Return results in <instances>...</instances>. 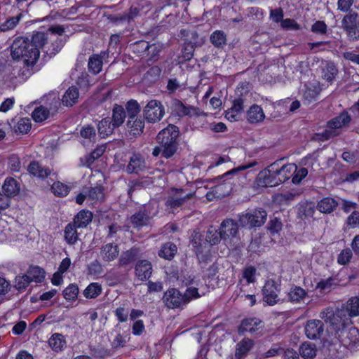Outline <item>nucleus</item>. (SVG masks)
<instances>
[{"instance_id":"obj_20","label":"nucleus","mask_w":359,"mask_h":359,"mask_svg":"<svg viewBox=\"0 0 359 359\" xmlns=\"http://www.w3.org/2000/svg\"><path fill=\"white\" fill-rule=\"evenodd\" d=\"M351 116L346 111L341 113L339 116L334 117L327 122L328 128L338 130L342 127L348 126L351 122Z\"/></svg>"},{"instance_id":"obj_40","label":"nucleus","mask_w":359,"mask_h":359,"mask_svg":"<svg viewBox=\"0 0 359 359\" xmlns=\"http://www.w3.org/2000/svg\"><path fill=\"white\" fill-rule=\"evenodd\" d=\"M98 133L102 137L109 136L113 133L115 128L112 126V122L109 118H103L97 126Z\"/></svg>"},{"instance_id":"obj_12","label":"nucleus","mask_w":359,"mask_h":359,"mask_svg":"<svg viewBox=\"0 0 359 359\" xmlns=\"http://www.w3.org/2000/svg\"><path fill=\"white\" fill-rule=\"evenodd\" d=\"M239 226L238 221L236 222L229 218L223 220L219 226L223 241H226L231 237H236L238 233Z\"/></svg>"},{"instance_id":"obj_11","label":"nucleus","mask_w":359,"mask_h":359,"mask_svg":"<svg viewBox=\"0 0 359 359\" xmlns=\"http://www.w3.org/2000/svg\"><path fill=\"white\" fill-rule=\"evenodd\" d=\"M180 131L178 127L170 124L165 128L161 130L156 136L157 142L178 143L177 138Z\"/></svg>"},{"instance_id":"obj_31","label":"nucleus","mask_w":359,"mask_h":359,"mask_svg":"<svg viewBox=\"0 0 359 359\" xmlns=\"http://www.w3.org/2000/svg\"><path fill=\"white\" fill-rule=\"evenodd\" d=\"M338 74V69L332 62H326L322 69V76L327 82L332 83Z\"/></svg>"},{"instance_id":"obj_59","label":"nucleus","mask_w":359,"mask_h":359,"mask_svg":"<svg viewBox=\"0 0 359 359\" xmlns=\"http://www.w3.org/2000/svg\"><path fill=\"white\" fill-rule=\"evenodd\" d=\"M340 133L339 130H335L332 128L326 129L322 133H316L318 140L320 141L327 140L330 138L339 135Z\"/></svg>"},{"instance_id":"obj_43","label":"nucleus","mask_w":359,"mask_h":359,"mask_svg":"<svg viewBox=\"0 0 359 359\" xmlns=\"http://www.w3.org/2000/svg\"><path fill=\"white\" fill-rule=\"evenodd\" d=\"M45 271L39 266H30L27 271V276L30 281L41 283L44 279Z\"/></svg>"},{"instance_id":"obj_8","label":"nucleus","mask_w":359,"mask_h":359,"mask_svg":"<svg viewBox=\"0 0 359 359\" xmlns=\"http://www.w3.org/2000/svg\"><path fill=\"white\" fill-rule=\"evenodd\" d=\"M194 194H184L183 189H175V192L169 196L166 200L165 205L171 210L181 208L193 198Z\"/></svg>"},{"instance_id":"obj_17","label":"nucleus","mask_w":359,"mask_h":359,"mask_svg":"<svg viewBox=\"0 0 359 359\" xmlns=\"http://www.w3.org/2000/svg\"><path fill=\"white\" fill-rule=\"evenodd\" d=\"M349 320L353 317L359 316V297H353L350 298L345 304L341 306Z\"/></svg>"},{"instance_id":"obj_24","label":"nucleus","mask_w":359,"mask_h":359,"mask_svg":"<svg viewBox=\"0 0 359 359\" xmlns=\"http://www.w3.org/2000/svg\"><path fill=\"white\" fill-rule=\"evenodd\" d=\"M126 126L130 134L134 137H137L143 133L144 122L141 118L136 117L134 119H128L126 123Z\"/></svg>"},{"instance_id":"obj_57","label":"nucleus","mask_w":359,"mask_h":359,"mask_svg":"<svg viewBox=\"0 0 359 359\" xmlns=\"http://www.w3.org/2000/svg\"><path fill=\"white\" fill-rule=\"evenodd\" d=\"M133 51L141 54L149 50L150 44L146 41H138L131 45Z\"/></svg>"},{"instance_id":"obj_27","label":"nucleus","mask_w":359,"mask_h":359,"mask_svg":"<svg viewBox=\"0 0 359 359\" xmlns=\"http://www.w3.org/2000/svg\"><path fill=\"white\" fill-rule=\"evenodd\" d=\"M221 240H223V238L221 234L220 229L217 230L214 226H210L206 232L205 240L203 243L205 247H207L208 243L210 245H215L219 243Z\"/></svg>"},{"instance_id":"obj_52","label":"nucleus","mask_w":359,"mask_h":359,"mask_svg":"<svg viewBox=\"0 0 359 359\" xmlns=\"http://www.w3.org/2000/svg\"><path fill=\"white\" fill-rule=\"evenodd\" d=\"M79 287L76 284H70L63 290V296L68 301H73L77 298Z\"/></svg>"},{"instance_id":"obj_53","label":"nucleus","mask_w":359,"mask_h":359,"mask_svg":"<svg viewBox=\"0 0 359 359\" xmlns=\"http://www.w3.org/2000/svg\"><path fill=\"white\" fill-rule=\"evenodd\" d=\"M62 336L60 334H54L49 339L48 343L53 350L55 351L62 350L64 346V341H62Z\"/></svg>"},{"instance_id":"obj_46","label":"nucleus","mask_w":359,"mask_h":359,"mask_svg":"<svg viewBox=\"0 0 359 359\" xmlns=\"http://www.w3.org/2000/svg\"><path fill=\"white\" fill-rule=\"evenodd\" d=\"M163 151V157L165 158H171L178 149V143L171 142H158Z\"/></svg>"},{"instance_id":"obj_6","label":"nucleus","mask_w":359,"mask_h":359,"mask_svg":"<svg viewBox=\"0 0 359 359\" xmlns=\"http://www.w3.org/2000/svg\"><path fill=\"white\" fill-rule=\"evenodd\" d=\"M144 118L151 123L158 122L165 114V109L161 102L156 100H150L143 109Z\"/></svg>"},{"instance_id":"obj_56","label":"nucleus","mask_w":359,"mask_h":359,"mask_svg":"<svg viewBox=\"0 0 359 359\" xmlns=\"http://www.w3.org/2000/svg\"><path fill=\"white\" fill-rule=\"evenodd\" d=\"M172 106L174 110L177 112L179 116H185L189 114V106H185L182 101L175 99L173 100Z\"/></svg>"},{"instance_id":"obj_47","label":"nucleus","mask_w":359,"mask_h":359,"mask_svg":"<svg viewBox=\"0 0 359 359\" xmlns=\"http://www.w3.org/2000/svg\"><path fill=\"white\" fill-rule=\"evenodd\" d=\"M102 292V287L97 283H90L83 291V295L87 299L96 298Z\"/></svg>"},{"instance_id":"obj_4","label":"nucleus","mask_w":359,"mask_h":359,"mask_svg":"<svg viewBox=\"0 0 359 359\" xmlns=\"http://www.w3.org/2000/svg\"><path fill=\"white\" fill-rule=\"evenodd\" d=\"M267 218V212L265 210L259 208L248 211L239 215L238 222L242 228L252 229L262 226Z\"/></svg>"},{"instance_id":"obj_37","label":"nucleus","mask_w":359,"mask_h":359,"mask_svg":"<svg viewBox=\"0 0 359 359\" xmlns=\"http://www.w3.org/2000/svg\"><path fill=\"white\" fill-rule=\"evenodd\" d=\"M102 64V57L100 55L94 54L88 60V70L93 74H97L101 72Z\"/></svg>"},{"instance_id":"obj_33","label":"nucleus","mask_w":359,"mask_h":359,"mask_svg":"<svg viewBox=\"0 0 359 359\" xmlns=\"http://www.w3.org/2000/svg\"><path fill=\"white\" fill-rule=\"evenodd\" d=\"M177 252L176 245L172 242L164 243L158 252V256L167 260H171Z\"/></svg>"},{"instance_id":"obj_2","label":"nucleus","mask_w":359,"mask_h":359,"mask_svg":"<svg viewBox=\"0 0 359 359\" xmlns=\"http://www.w3.org/2000/svg\"><path fill=\"white\" fill-rule=\"evenodd\" d=\"M320 316L327 324L330 325L331 329L335 332V335L347 325L351 323V320H348L341 308H338L335 311L332 308H327L320 313Z\"/></svg>"},{"instance_id":"obj_41","label":"nucleus","mask_w":359,"mask_h":359,"mask_svg":"<svg viewBox=\"0 0 359 359\" xmlns=\"http://www.w3.org/2000/svg\"><path fill=\"white\" fill-rule=\"evenodd\" d=\"M316 346L314 344L304 343L299 348V353L304 359H312L316 355Z\"/></svg>"},{"instance_id":"obj_9","label":"nucleus","mask_w":359,"mask_h":359,"mask_svg":"<svg viewBox=\"0 0 359 359\" xmlns=\"http://www.w3.org/2000/svg\"><path fill=\"white\" fill-rule=\"evenodd\" d=\"M162 301L169 309L180 308L186 305L182 294L175 288H171L165 292Z\"/></svg>"},{"instance_id":"obj_63","label":"nucleus","mask_w":359,"mask_h":359,"mask_svg":"<svg viewBox=\"0 0 359 359\" xmlns=\"http://www.w3.org/2000/svg\"><path fill=\"white\" fill-rule=\"evenodd\" d=\"M280 25L283 29L286 30H298L300 29L299 25L294 19L290 18L282 20Z\"/></svg>"},{"instance_id":"obj_38","label":"nucleus","mask_w":359,"mask_h":359,"mask_svg":"<svg viewBox=\"0 0 359 359\" xmlns=\"http://www.w3.org/2000/svg\"><path fill=\"white\" fill-rule=\"evenodd\" d=\"M359 25V15L354 11H350L345 15L341 20L343 29Z\"/></svg>"},{"instance_id":"obj_48","label":"nucleus","mask_w":359,"mask_h":359,"mask_svg":"<svg viewBox=\"0 0 359 359\" xmlns=\"http://www.w3.org/2000/svg\"><path fill=\"white\" fill-rule=\"evenodd\" d=\"M88 198L95 201H102L104 200V194L102 186L90 187L87 192Z\"/></svg>"},{"instance_id":"obj_35","label":"nucleus","mask_w":359,"mask_h":359,"mask_svg":"<svg viewBox=\"0 0 359 359\" xmlns=\"http://www.w3.org/2000/svg\"><path fill=\"white\" fill-rule=\"evenodd\" d=\"M196 48L195 41L184 42V46L182 49L181 55L178 57L180 62H184L190 60L193 56Z\"/></svg>"},{"instance_id":"obj_30","label":"nucleus","mask_w":359,"mask_h":359,"mask_svg":"<svg viewBox=\"0 0 359 359\" xmlns=\"http://www.w3.org/2000/svg\"><path fill=\"white\" fill-rule=\"evenodd\" d=\"M79 96L78 88L76 86H71L67 90L62 97V104L67 107H72L77 102Z\"/></svg>"},{"instance_id":"obj_7","label":"nucleus","mask_w":359,"mask_h":359,"mask_svg":"<svg viewBox=\"0 0 359 359\" xmlns=\"http://www.w3.org/2000/svg\"><path fill=\"white\" fill-rule=\"evenodd\" d=\"M280 284H278L273 279H269L266 281L262 292L263 301L268 305L273 306L279 302L278 293L280 290Z\"/></svg>"},{"instance_id":"obj_58","label":"nucleus","mask_w":359,"mask_h":359,"mask_svg":"<svg viewBox=\"0 0 359 359\" xmlns=\"http://www.w3.org/2000/svg\"><path fill=\"white\" fill-rule=\"evenodd\" d=\"M257 163L256 161H254L252 163H250V164H248V165H242V166H240V167L236 168H233V169L226 172L224 175L219 176V178L221 179V180H223L224 182H225L231 176H232V175H233L235 174H237L239 171L244 170H245L247 168H251L253 165H256Z\"/></svg>"},{"instance_id":"obj_32","label":"nucleus","mask_w":359,"mask_h":359,"mask_svg":"<svg viewBox=\"0 0 359 359\" xmlns=\"http://www.w3.org/2000/svg\"><path fill=\"white\" fill-rule=\"evenodd\" d=\"M253 341L249 338H244L236 345L235 356L237 358L244 357L253 346Z\"/></svg>"},{"instance_id":"obj_13","label":"nucleus","mask_w":359,"mask_h":359,"mask_svg":"<svg viewBox=\"0 0 359 359\" xmlns=\"http://www.w3.org/2000/svg\"><path fill=\"white\" fill-rule=\"evenodd\" d=\"M324 332V323L320 320H309L305 326V334L309 339H320Z\"/></svg>"},{"instance_id":"obj_10","label":"nucleus","mask_w":359,"mask_h":359,"mask_svg":"<svg viewBox=\"0 0 359 359\" xmlns=\"http://www.w3.org/2000/svg\"><path fill=\"white\" fill-rule=\"evenodd\" d=\"M335 336L346 347H352L359 341V330L355 327L348 329L345 327Z\"/></svg>"},{"instance_id":"obj_14","label":"nucleus","mask_w":359,"mask_h":359,"mask_svg":"<svg viewBox=\"0 0 359 359\" xmlns=\"http://www.w3.org/2000/svg\"><path fill=\"white\" fill-rule=\"evenodd\" d=\"M46 34L48 35V40L41 49H42V50L50 57L60 51L64 46V42L58 37H49V34Z\"/></svg>"},{"instance_id":"obj_51","label":"nucleus","mask_w":359,"mask_h":359,"mask_svg":"<svg viewBox=\"0 0 359 359\" xmlns=\"http://www.w3.org/2000/svg\"><path fill=\"white\" fill-rule=\"evenodd\" d=\"M51 189L53 194L59 197L66 196L69 192V187L60 182L53 183Z\"/></svg>"},{"instance_id":"obj_60","label":"nucleus","mask_w":359,"mask_h":359,"mask_svg":"<svg viewBox=\"0 0 359 359\" xmlns=\"http://www.w3.org/2000/svg\"><path fill=\"white\" fill-rule=\"evenodd\" d=\"M30 283V279H29L27 274L22 276H17L15 280V287L18 290H23L26 289Z\"/></svg>"},{"instance_id":"obj_1","label":"nucleus","mask_w":359,"mask_h":359,"mask_svg":"<svg viewBox=\"0 0 359 359\" xmlns=\"http://www.w3.org/2000/svg\"><path fill=\"white\" fill-rule=\"evenodd\" d=\"M48 40V35L42 32L33 33L31 39L16 38L11 46V56L14 60L23 59L27 65H34L40 55V49Z\"/></svg>"},{"instance_id":"obj_15","label":"nucleus","mask_w":359,"mask_h":359,"mask_svg":"<svg viewBox=\"0 0 359 359\" xmlns=\"http://www.w3.org/2000/svg\"><path fill=\"white\" fill-rule=\"evenodd\" d=\"M119 255L117 244L107 243L100 248V255L104 262H110L115 260Z\"/></svg>"},{"instance_id":"obj_26","label":"nucleus","mask_w":359,"mask_h":359,"mask_svg":"<svg viewBox=\"0 0 359 359\" xmlns=\"http://www.w3.org/2000/svg\"><path fill=\"white\" fill-rule=\"evenodd\" d=\"M145 167L144 160L140 156L133 154L130 158L126 170L128 173H138Z\"/></svg>"},{"instance_id":"obj_5","label":"nucleus","mask_w":359,"mask_h":359,"mask_svg":"<svg viewBox=\"0 0 359 359\" xmlns=\"http://www.w3.org/2000/svg\"><path fill=\"white\" fill-rule=\"evenodd\" d=\"M276 165L278 163L274 162L259 172L256 179L259 187H272L280 184L276 171Z\"/></svg>"},{"instance_id":"obj_42","label":"nucleus","mask_w":359,"mask_h":359,"mask_svg":"<svg viewBox=\"0 0 359 359\" xmlns=\"http://www.w3.org/2000/svg\"><path fill=\"white\" fill-rule=\"evenodd\" d=\"M78 228L75 224H69L66 226L65 229V241L70 245L74 244L78 240V233L76 231Z\"/></svg>"},{"instance_id":"obj_23","label":"nucleus","mask_w":359,"mask_h":359,"mask_svg":"<svg viewBox=\"0 0 359 359\" xmlns=\"http://www.w3.org/2000/svg\"><path fill=\"white\" fill-rule=\"evenodd\" d=\"M126 112L125 109L119 104H115L112 109L111 122L114 128H118L125 121Z\"/></svg>"},{"instance_id":"obj_19","label":"nucleus","mask_w":359,"mask_h":359,"mask_svg":"<svg viewBox=\"0 0 359 359\" xmlns=\"http://www.w3.org/2000/svg\"><path fill=\"white\" fill-rule=\"evenodd\" d=\"M276 171L279 182L280 184H282L293 176V175L297 171V165L294 163H288L283 165L280 168H278L276 165Z\"/></svg>"},{"instance_id":"obj_50","label":"nucleus","mask_w":359,"mask_h":359,"mask_svg":"<svg viewBox=\"0 0 359 359\" xmlns=\"http://www.w3.org/2000/svg\"><path fill=\"white\" fill-rule=\"evenodd\" d=\"M32 116L36 122H42L49 116V110L40 106L33 111Z\"/></svg>"},{"instance_id":"obj_36","label":"nucleus","mask_w":359,"mask_h":359,"mask_svg":"<svg viewBox=\"0 0 359 359\" xmlns=\"http://www.w3.org/2000/svg\"><path fill=\"white\" fill-rule=\"evenodd\" d=\"M338 205L337 202L332 198H325L318 202L317 205L318 210L323 213L332 212Z\"/></svg>"},{"instance_id":"obj_16","label":"nucleus","mask_w":359,"mask_h":359,"mask_svg":"<svg viewBox=\"0 0 359 359\" xmlns=\"http://www.w3.org/2000/svg\"><path fill=\"white\" fill-rule=\"evenodd\" d=\"M192 238L191 241V243L194 249L195 250V252L198 257V259L200 261H204L207 262L208 257L203 256V248H205V245L203 243L204 241L202 240L203 236L200 233V232L197 231H194L192 233Z\"/></svg>"},{"instance_id":"obj_61","label":"nucleus","mask_w":359,"mask_h":359,"mask_svg":"<svg viewBox=\"0 0 359 359\" xmlns=\"http://www.w3.org/2000/svg\"><path fill=\"white\" fill-rule=\"evenodd\" d=\"M185 304H187L191 299H196L200 297L198 292V288L190 287L187 289L185 292L182 294Z\"/></svg>"},{"instance_id":"obj_39","label":"nucleus","mask_w":359,"mask_h":359,"mask_svg":"<svg viewBox=\"0 0 359 359\" xmlns=\"http://www.w3.org/2000/svg\"><path fill=\"white\" fill-rule=\"evenodd\" d=\"M211 43L217 48H222L226 43V34L224 31L217 30L210 37Z\"/></svg>"},{"instance_id":"obj_29","label":"nucleus","mask_w":359,"mask_h":359,"mask_svg":"<svg viewBox=\"0 0 359 359\" xmlns=\"http://www.w3.org/2000/svg\"><path fill=\"white\" fill-rule=\"evenodd\" d=\"M20 191L18 182L13 178H7L2 186L3 193L9 198L16 196Z\"/></svg>"},{"instance_id":"obj_45","label":"nucleus","mask_w":359,"mask_h":359,"mask_svg":"<svg viewBox=\"0 0 359 359\" xmlns=\"http://www.w3.org/2000/svg\"><path fill=\"white\" fill-rule=\"evenodd\" d=\"M128 119H134L141 111L139 103L135 100H130L126 104Z\"/></svg>"},{"instance_id":"obj_22","label":"nucleus","mask_w":359,"mask_h":359,"mask_svg":"<svg viewBox=\"0 0 359 359\" xmlns=\"http://www.w3.org/2000/svg\"><path fill=\"white\" fill-rule=\"evenodd\" d=\"M27 170L31 175L41 179L47 177L51 173V170L49 168L42 166L36 161L30 162Z\"/></svg>"},{"instance_id":"obj_28","label":"nucleus","mask_w":359,"mask_h":359,"mask_svg":"<svg viewBox=\"0 0 359 359\" xmlns=\"http://www.w3.org/2000/svg\"><path fill=\"white\" fill-rule=\"evenodd\" d=\"M264 114L262 109L257 105L253 104L247 111V119L250 123H257L262 122L264 119Z\"/></svg>"},{"instance_id":"obj_18","label":"nucleus","mask_w":359,"mask_h":359,"mask_svg":"<svg viewBox=\"0 0 359 359\" xmlns=\"http://www.w3.org/2000/svg\"><path fill=\"white\" fill-rule=\"evenodd\" d=\"M261 320L257 318H250L243 319L238 327V332L240 335L245 332L254 333L257 330V326L260 325Z\"/></svg>"},{"instance_id":"obj_21","label":"nucleus","mask_w":359,"mask_h":359,"mask_svg":"<svg viewBox=\"0 0 359 359\" xmlns=\"http://www.w3.org/2000/svg\"><path fill=\"white\" fill-rule=\"evenodd\" d=\"M135 273L141 280L148 279L152 273V266L147 260H140L135 266Z\"/></svg>"},{"instance_id":"obj_3","label":"nucleus","mask_w":359,"mask_h":359,"mask_svg":"<svg viewBox=\"0 0 359 359\" xmlns=\"http://www.w3.org/2000/svg\"><path fill=\"white\" fill-rule=\"evenodd\" d=\"M158 212L156 203L150 202L144 205L139 211L130 217V222L134 228H141L147 226Z\"/></svg>"},{"instance_id":"obj_49","label":"nucleus","mask_w":359,"mask_h":359,"mask_svg":"<svg viewBox=\"0 0 359 359\" xmlns=\"http://www.w3.org/2000/svg\"><path fill=\"white\" fill-rule=\"evenodd\" d=\"M307 294L305 290L299 286H295L292 288L288 293L291 302H298L303 299Z\"/></svg>"},{"instance_id":"obj_25","label":"nucleus","mask_w":359,"mask_h":359,"mask_svg":"<svg viewBox=\"0 0 359 359\" xmlns=\"http://www.w3.org/2000/svg\"><path fill=\"white\" fill-rule=\"evenodd\" d=\"M138 255L139 249L137 248H132L130 250L122 252L118 260V264L121 266H127L133 263L138 258Z\"/></svg>"},{"instance_id":"obj_44","label":"nucleus","mask_w":359,"mask_h":359,"mask_svg":"<svg viewBox=\"0 0 359 359\" xmlns=\"http://www.w3.org/2000/svg\"><path fill=\"white\" fill-rule=\"evenodd\" d=\"M213 187L215 189V194H217V199L227 196L233 189L232 183L229 182L219 184Z\"/></svg>"},{"instance_id":"obj_55","label":"nucleus","mask_w":359,"mask_h":359,"mask_svg":"<svg viewBox=\"0 0 359 359\" xmlns=\"http://www.w3.org/2000/svg\"><path fill=\"white\" fill-rule=\"evenodd\" d=\"M246 99L244 95L241 93L238 97L236 98L233 101V105L231 107V110L238 115L243 111Z\"/></svg>"},{"instance_id":"obj_64","label":"nucleus","mask_w":359,"mask_h":359,"mask_svg":"<svg viewBox=\"0 0 359 359\" xmlns=\"http://www.w3.org/2000/svg\"><path fill=\"white\" fill-rule=\"evenodd\" d=\"M351 41H359V25L344 29Z\"/></svg>"},{"instance_id":"obj_54","label":"nucleus","mask_w":359,"mask_h":359,"mask_svg":"<svg viewBox=\"0 0 359 359\" xmlns=\"http://www.w3.org/2000/svg\"><path fill=\"white\" fill-rule=\"evenodd\" d=\"M20 18L21 14L10 18L5 22L0 25V31L6 32L13 29L18 25Z\"/></svg>"},{"instance_id":"obj_34","label":"nucleus","mask_w":359,"mask_h":359,"mask_svg":"<svg viewBox=\"0 0 359 359\" xmlns=\"http://www.w3.org/2000/svg\"><path fill=\"white\" fill-rule=\"evenodd\" d=\"M93 219V214L91 212L82 210H81L74 219V224L79 228L86 227Z\"/></svg>"},{"instance_id":"obj_62","label":"nucleus","mask_w":359,"mask_h":359,"mask_svg":"<svg viewBox=\"0 0 359 359\" xmlns=\"http://www.w3.org/2000/svg\"><path fill=\"white\" fill-rule=\"evenodd\" d=\"M352 251L349 248L343 250L338 256V263L341 265L348 264L352 257Z\"/></svg>"}]
</instances>
